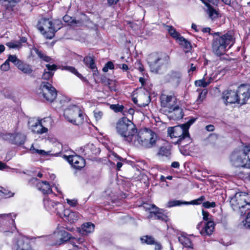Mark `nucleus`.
I'll return each instance as SVG.
<instances>
[{"instance_id": "5", "label": "nucleus", "mask_w": 250, "mask_h": 250, "mask_svg": "<svg viewBox=\"0 0 250 250\" xmlns=\"http://www.w3.org/2000/svg\"><path fill=\"white\" fill-rule=\"evenodd\" d=\"M248 199L247 193L237 192L230 198V204L234 210H238L241 215H243L250 209V201Z\"/></svg>"}, {"instance_id": "12", "label": "nucleus", "mask_w": 250, "mask_h": 250, "mask_svg": "<svg viewBox=\"0 0 250 250\" xmlns=\"http://www.w3.org/2000/svg\"><path fill=\"white\" fill-rule=\"evenodd\" d=\"M161 111L164 113L177 104V100L173 95L162 94L160 96Z\"/></svg>"}, {"instance_id": "26", "label": "nucleus", "mask_w": 250, "mask_h": 250, "mask_svg": "<svg viewBox=\"0 0 250 250\" xmlns=\"http://www.w3.org/2000/svg\"><path fill=\"white\" fill-rule=\"evenodd\" d=\"M94 225L88 222L83 224L81 228H77L78 231L82 235H86L94 231Z\"/></svg>"}, {"instance_id": "56", "label": "nucleus", "mask_w": 250, "mask_h": 250, "mask_svg": "<svg viewBox=\"0 0 250 250\" xmlns=\"http://www.w3.org/2000/svg\"><path fill=\"white\" fill-rule=\"evenodd\" d=\"M2 192L3 193V197H10L13 196L14 195V193L10 191H7L5 189H4V191H2Z\"/></svg>"}, {"instance_id": "33", "label": "nucleus", "mask_w": 250, "mask_h": 250, "mask_svg": "<svg viewBox=\"0 0 250 250\" xmlns=\"http://www.w3.org/2000/svg\"><path fill=\"white\" fill-rule=\"evenodd\" d=\"M180 45L182 46L184 48L186 49V52L188 51L191 48L190 43L183 37L181 36L178 38L177 41Z\"/></svg>"}, {"instance_id": "61", "label": "nucleus", "mask_w": 250, "mask_h": 250, "mask_svg": "<svg viewBox=\"0 0 250 250\" xmlns=\"http://www.w3.org/2000/svg\"><path fill=\"white\" fill-rule=\"evenodd\" d=\"M8 167L5 164L0 161V170H2Z\"/></svg>"}, {"instance_id": "22", "label": "nucleus", "mask_w": 250, "mask_h": 250, "mask_svg": "<svg viewBox=\"0 0 250 250\" xmlns=\"http://www.w3.org/2000/svg\"><path fill=\"white\" fill-rule=\"evenodd\" d=\"M55 236L57 238L55 245H60L70 239L71 235L64 230H61L55 233Z\"/></svg>"}, {"instance_id": "7", "label": "nucleus", "mask_w": 250, "mask_h": 250, "mask_svg": "<svg viewBox=\"0 0 250 250\" xmlns=\"http://www.w3.org/2000/svg\"><path fill=\"white\" fill-rule=\"evenodd\" d=\"M147 60L151 71L155 73H159L162 67L169 63L170 58L166 54L160 56L152 54L149 56Z\"/></svg>"}, {"instance_id": "28", "label": "nucleus", "mask_w": 250, "mask_h": 250, "mask_svg": "<svg viewBox=\"0 0 250 250\" xmlns=\"http://www.w3.org/2000/svg\"><path fill=\"white\" fill-rule=\"evenodd\" d=\"M83 61L84 64L92 70L94 74H96L98 72L94 61L91 57H85L84 58Z\"/></svg>"}, {"instance_id": "44", "label": "nucleus", "mask_w": 250, "mask_h": 250, "mask_svg": "<svg viewBox=\"0 0 250 250\" xmlns=\"http://www.w3.org/2000/svg\"><path fill=\"white\" fill-rule=\"evenodd\" d=\"M141 241L143 243H145L148 245H152L155 243V240L151 236L148 235L145 236L141 238Z\"/></svg>"}, {"instance_id": "49", "label": "nucleus", "mask_w": 250, "mask_h": 250, "mask_svg": "<svg viewBox=\"0 0 250 250\" xmlns=\"http://www.w3.org/2000/svg\"><path fill=\"white\" fill-rule=\"evenodd\" d=\"M110 107L116 112L122 111L124 108L123 105L119 104H111Z\"/></svg>"}, {"instance_id": "58", "label": "nucleus", "mask_w": 250, "mask_h": 250, "mask_svg": "<svg viewBox=\"0 0 250 250\" xmlns=\"http://www.w3.org/2000/svg\"><path fill=\"white\" fill-rule=\"evenodd\" d=\"M207 93V91L206 90L202 91V92L199 95V99H201V100L202 101L205 98Z\"/></svg>"}, {"instance_id": "46", "label": "nucleus", "mask_w": 250, "mask_h": 250, "mask_svg": "<svg viewBox=\"0 0 250 250\" xmlns=\"http://www.w3.org/2000/svg\"><path fill=\"white\" fill-rule=\"evenodd\" d=\"M6 45L10 48H19L21 47V43L19 41L8 42Z\"/></svg>"}, {"instance_id": "40", "label": "nucleus", "mask_w": 250, "mask_h": 250, "mask_svg": "<svg viewBox=\"0 0 250 250\" xmlns=\"http://www.w3.org/2000/svg\"><path fill=\"white\" fill-rule=\"evenodd\" d=\"M168 31L169 34L177 41L178 40V38L181 37L180 34L176 31L175 28L172 26H167Z\"/></svg>"}, {"instance_id": "37", "label": "nucleus", "mask_w": 250, "mask_h": 250, "mask_svg": "<svg viewBox=\"0 0 250 250\" xmlns=\"http://www.w3.org/2000/svg\"><path fill=\"white\" fill-rule=\"evenodd\" d=\"M205 199H206L205 197L204 196H201L199 198H198L195 200H192L191 201H190L189 202L184 201V204L185 205H190V204L196 205H200L202 203L203 204L204 201H205Z\"/></svg>"}, {"instance_id": "27", "label": "nucleus", "mask_w": 250, "mask_h": 250, "mask_svg": "<svg viewBox=\"0 0 250 250\" xmlns=\"http://www.w3.org/2000/svg\"><path fill=\"white\" fill-rule=\"evenodd\" d=\"M148 209L150 210L148 218L154 217L156 219H163V215L159 212V209L155 205H150Z\"/></svg>"}, {"instance_id": "52", "label": "nucleus", "mask_w": 250, "mask_h": 250, "mask_svg": "<svg viewBox=\"0 0 250 250\" xmlns=\"http://www.w3.org/2000/svg\"><path fill=\"white\" fill-rule=\"evenodd\" d=\"M195 118H191L190 119L187 123L182 124L183 126L186 128L187 130L188 131V128L189 126L192 125L195 122Z\"/></svg>"}, {"instance_id": "20", "label": "nucleus", "mask_w": 250, "mask_h": 250, "mask_svg": "<svg viewBox=\"0 0 250 250\" xmlns=\"http://www.w3.org/2000/svg\"><path fill=\"white\" fill-rule=\"evenodd\" d=\"M6 137L11 143L16 145L23 144L26 138L25 136L21 133L8 134L6 135Z\"/></svg>"}, {"instance_id": "25", "label": "nucleus", "mask_w": 250, "mask_h": 250, "mask_svg": "<svg viewBox=\"0 0 250 250\" xmlns=\"http://www.w3.org/2000/svg\"><path fill=\"white\" fill-rule=\"evenodd\" d=\"M45 66L46 68L44 70V73L42 75V79L45 80H48L53 77L54 72L57 70V65L55 64L50 65L47 64Z\"/></svg>"}, {"instance_id": "11", "label": "nucleus", "mask_w": 250, "mask_h": 250, "mask_svg": "<svg viewBox=\"0 0 250 250\" xmlns=\"http://www.w3.org/2000/svg\"><path fill=\"white\" fill-rule=\"evenodd\" d=\"M202 215L203 220L208 222L205 224V227L201 231V234L204 236L210 235L214 229V223L212 220V216L204 209H202Z\"/></svg>"}, {"instance_id": "53", "label": "nucleus", "mask_w": 250, "mask_h": 250, "mask_svg": "<svg viewBox=\"0 0 250 250\" xmlns=\"http://www.w3.org/2000/svg\"><path fill=\"white\" fill-rule=\"evenodd\" d=\"M66 202L70 206L74 207H76L78 205V201L76 199H66Z\"/></svg>"}, {"instance_id": "59", "label": "nucleus", "mask_w": 250, "mask_h": 250, "mask_svg": "<svg viewBox=\"0 0 250 250\" xmlns=\"http://www.w3.org/2000/svg\"><path fill=\"white\" fill-rule=\"evenodd\" d=\"M154 244L155 245V250H161L162 246L160 243L155 241Z\"/></svg>"}, {"instance_id": "15", "label": "nucleus", "mask_w": 250, "mask_h": 250, "mask_svg": "<svg viewBox=\"0 0 250 250\" xmlns=\"http://www.w3.org/2000/svg\"><path fill=\"white\" fill-rule=\"evenodd\" d=\"M17 214L14 213L0 214V221L5 225L8 226L10 230L13 232L16 229L15 219Z\"/></svg>"}, {"instance_id": "42", "label": "nucleus", "mask_w": 250, "mask_h": 250, "mask_svg": "<svg viewBox=\"0 0 250 250\" xmlns=\"http://www.w3.org/2000/svg\"><path fill=\"white\" fill-rule=\"evenodd\" d=\"M95 148V146L93 144H87L83 148V152L85 155H87L88 156L93 153V149Z\"/></svg>"}, {"instance_id": "63", "label": "nucleus", "mask_w": 250, "mask_h": 250, "mask_svg": "<svg viewBox=\"0 0 250 250\" xmlns=\"http://www.w3.org/2000/svg\"><path fill=\"white\" fill-rule=\"evenodd\" d=\"M118 1L119 0H107L108 3L110 5L116 4Z\"/></svg>"}, {"instance_id": "47", "label": "nucleus", "mask_w": 250, "mask_h": 250, "mask_svg": "<svg viewBox=\"0 0 250 250\" xmlns=\"http://www.w3.org/2000/svg\"><path fill=\"white\" fill-rule=\"evenodd\" d=\"M21 0H0L2 4L9 5L10 6H14L16 3L20 1Z\"/></svg>"}, {"instance_id": "14", "label": "nucleus", "mask_w": 250, "mask_h": 250, "mask_svg": "<svg viewBox=\"0 0 250 250\" xmlns=\"http://www.w3.org/2000/svg\"><path fill=\"white\" fill-rule=\"evenodd\" d=\"M237 91L238 104H243L250 97V86L247 84H242L238 87Z\"/></svg>"}, {"instance_id": "24", "label": "nucleus", "mask_w": 250, "mask_h": 250, "mask_svg": "<svg viewBox=\"0 0 250 250\" xmlns=\"http://www.w3.org/2000/svg\"><path fill=\"white\" fill-rule=\"evenodd\" d=\"M62 217H64L70 223H73L77 221L79 219V214L78 213L72 211L69 209H64L62 212Z\"/></svg>"}, {"instance_id": "9", "label": "nucleus", "mask_w": 250, "mask_h": 250, "mask_svg": "<svg viewBox=\"0 0 250 250\" xmlns=\"http://www.w3.org/2000/svg\"><path fill=\"white\" fill-rule=\"evenodd\" d=\"M37 27L42 34L49 39L53 38L57 31L52 21L46 18H42L39 21Z\"/></svg>"}, {"instance_id": "39", "label": "nucleus", "mask_w": 250, "mask_h": 250, "mask_svg": "<svg viewBox=\"0 0 250 250\" xmlns=\"http://www.w3.org/2000/svg\"><path fill=\"white\" fill-rule=\"evenodd\" d=\"M30 151H32V153L33 154L37 153L41 156H45L50 154V151H45L43 150L35 149L32 145L30 148Z\"/></svg>"}, {"instance_id": "19", "label": "nucleus", "mask_w": 250, "mask_h": 250, "mask_svg": "<svg viewBox=\"0 0 250 250\" xmlns=\"http://www.w3.org/2000/svg\"><path fill=\"white\" fill-rule=\"evenodd\" d=\"M181 79L182 74L178 71H171L166 76V80L175 86L178 85Z\"/></svg>"}, {"instance_id": "51", "label": "nucleus", "mask_w": 250, "mask_h": 250, "mask_svg": "<svg viewBox=\"0 0 250 250\" xmlns=\"http://www.w3.org/2000/svg\"><path fill=\"white\" fill-rule=\"evenodd\" d=\"M10 69V64L8 61L7 60L1 65L0 69L4 71H7Z\"/></svg>"}, {"instance_id": "62", "label": "nucleus", "mask_w": 250, "mask_h": 250, "mask_svg": "<svg viewBox=\"0 0 250 250\" xmlns=\"http://www.w3.org/2000/svg\"><path fill=\"white\" fill-rule=\"evenodd\" d=\"M171 166L174 168H179L180 165L178 162H173L172 163Z\"/></svg>"}, {"instance_id": "55", "label": "nucleus", "mask_w": 250, "mask_h": 250, "mask_svg": "<svg viewBox=\"0 0 250 250\" xmlns=\"http://www.w3.org/2000/svg\"><path fill=\"white\" fill-rule=\"evenodd\" d=\"M244 226L246 228H250V212L248 213V216L245 220Z\"/></svg>"}, {"instance_id": "43", "label": "nucleus", "mask_w": 250, "mask_h": 250, "mask_svg": "<svg viewBox=\"0 0 250 250\" xmlns=\"http://www.w3.org/2000/svg\"><path fill=\"white\" fill-rule=\"evenodd\" d=\"M101 81L103 84L108 85L111 90H115L114 88L111 87L110 86L113 83V81L107 78L106 76H102L101 78Z\"/></svg>"}, {"instance_id": "23", "label": "nucleus", "mask_w": 250, "mask_h": 250, "mask_svg": "<svg viewBox=\"0 0 250 250\" xmlns=\"http://www.w3.org/2000/svg\"><path fill=\"white\" fill-rule=\"evenodd\" d=\"M32 180L37 182V187L41 190L43 194H48L52 192L51 186L46 181H40L36 178H33Z\"/></svg>"}, {"instance_id": "57", "label": "nucleus", "mask_w": 250, "mask_h": 250, "mask_svg": "<svg viewBox=\"0 0 250 250\" xmlns=\"http://www.w3.org/2000/svg\"><path fill=\"white\" fill-rule=\"evenodd\" d=\"M196 66L194 65L193 63H191L190 64V68L188 70V73H189V75L192 74L193 73V72L196 70Z\"/></svg>"}, {"instance_id": "1", "label": "nucleus", "mask_w": 250, "mask_h": 250, "mask_svg": "<svg viewBox=\"0 0 250 250\" xmlns=\"http://www.w3.org/2000/svg\"><path fill=\"white\" fill-rule=\"evenodd\" d=\"M212 40V52L216 55L220 56L224 54L227 50L234 43L235 39L230 32L226 33L221 36L219 33H215Z\"/></svg>"}, {"instance_id": "2", "label": "nucleus", "mask_w": 250, "mask_h": 250, "mask_svg": "<svg viewBox=\"0 0 250 250\" xmlns=\"http://www.w3.org/2000/svg\"><path fill=\"white\" fill-rule=\"evenodd\" d=\"M156 134L152 130L145 128L137 131L131 144L137 147L149 148L156 144Z\"/></svg>"}, {"instance_id": "13", "label": "nucleus", "mask_w": 250, "mask_h": 250, "mask_svg": "<svg viewBox=\"0 0 250 250\" xmlns=\"http://www.w3.org/2000/svg\"><path fill=\"white\" fill-rule=\"evenodd\" d=\"M45 208L53 213H55L60 217H62V212L63 210V205L59 202H55L49 199L46 198L43 200Z\"/></svg>"}, {"instance_id": "45", "label": "nucleus", "mask_w": 250, "mask_h": 250, "mask_svg": "<svg viewBox=\"0 0 250 250\" xmlns=\"http://www.w3.org/2000/svg\"><path fill=\"white\" fill-rule=\"evenodd\" d=\"M184 202H182L179 200H171L169 201L167 203V207L171 208L175 206H181V205H185Z\"/></svg>"}, {"instance_id": "29", "label": "nucleus", "mask_w": 250, "mask_h": 250, "mask_svg": "<svg viewBox=\"0 0 250 250\" xmlns=\"http://www.w3.org/2000/svg\"><path fill=\"white\" fill-rule=\"evenodd\" d=\"M179 242L187 248H193V245L190 239L185 234H181L178 236Z\"/></svg>"}, {"instance_id": "31", "label": "nucleus", "mask_w": 250, "mask_h": 250, "mask_svg": "<svg viewBox=\"0 0 250 250\" xmlns=\"http://www.w3.org/2000/svg\"><path fill=\"white\" fill-rule=\"evenodd\" d=\"M203 2L208 7L207 13L209 18L212 20L217 18L218 17L217 11L207 2L203 1Z\"/></svg>"}, {"instance_id": "36", "label": "nucleus", "mask_w": 250, "mask_h": 250, "mask_svg": "<svg viewBox=\"0 0 250 250\" xmlns=\"http://www.w3.org/2000/svg\"><path fill=\"white\" fill-rule=\"evenodd\" d=\"M33 51L38 55V57L46 62H49L51 60L50 57L44 55L41 51L36 48L33 49Z\"/></svg>"}, {"instance_id": "8", "label": "nucleus", "mask_w": 250, "mask_h": 250, "mask_svg": "<svg viewBox=\"0 0 250 250\" xmlns=\"http://www.w3.org/2000/svg\"><path fill=\"white\" fill-rule=\"evenodd\" d=\"M64 116L67 120L76 125L81 124L83 121L82 111L79 106H70L64 111Z\"/></svg>"}, {"instance_id": "3", "label": "nucleus", "mask_w": 250, "mask_h": 250, "mask_svg": "<svg viewBox=\"0 0 250 250\" xmlns=\"http://www.w3.org/2000/svg\"><path fill=\"white\" fill-rule=\"evenodd\" d=\"M116 129L123 140L130 144L137 131L135 125L126 117H123L118 121Z\"/></svg>"}, {"instance_id": "34", "label": "nucleus", "mask_w": 250, "mask_h": 250, "mask_svg": "<svg viewBox=\"0 0 250 250\" xmlns=\"http://www.w3.org/2000/svg\"><path fill=\"white\" fill-rule=\"evenodd\" d=\"M17 250H32L27 243H25L22 240L17 242Z\"/></svg>"}, {"instance_id": "50", "label": "nucleus", "mask_w": 250, "mask_h": 250, "mask_svg": "<svg viewBox=\"0 0 250 250\" xmlns=\"http://www.w3.org/2000/svg\"><path fill=\"white\" fill-rule=\"evenodd\" d=\"M216 204L214 202H210L209 201L204 202L203 203V207L205 208H209L215 207Z\"/></svg>"}, {"instance_id": "64", "label": "nucleus", "mask_w": 250, "mask_h": 250, "mask_svg": "<svg viewBox=\"0 0 250 250\" xmlns=\"http://www.w3.org/2000/svg\"><path fill=\"white\" fill-rule=\"evenodd\" d=\"M120 68L125 71H126L128 69V66L125 64H122L121 66H120Z\"/></svg>"}, {"instance_id": "16", "label": "nucleus", "mask_w": 250, "mask_h": 250, "mask_svg": "<svg viewBox=\"0 0 250 250\" xmlns=\"http://www.w3.org/2000/svg\"><path fill=\"white\" fill-rule=\"evenodd\" d=\"M170 120H178L183 118L184 113L182 109L177 104L171 108L167 109L164 112Z\"/></svg>"}, {"instance_id": "54", "label": "nucleus", "mask_w": 250, "mask_h": 250, "mask_svg": "<svg viewBox=\"0 0 250 250\" xmlns=\"http://www.w3.org/2000/svg\"><path fill=\"white\" fill-rule=\"evenodd\" d=\"M94 117L97 121L100 120L103 116V112L100 111H94Z\"/></svg>"}, {"instance_id": "32", "label": "nucleus", "mask_w": 250, "mask_h": 250, "mask_svg": "<svg viewBox=\"0 0 250 250\" xmlns=\"http://www.w3.org/2000/svg\"><path fill=\"white\" fill-rule=\"evenodd\" d=\"M157 155L160 157H165L168 158L171 155L170 150L167 147L162 146L160 148Z\"/></svg>"}, {"instance_id": "4", "label": "nucleus", "mask_w": 250, "mask_h": 250, "mask_svg": "<svg viewBox=\"0 0 250 250\" xmlns=\"http://www.w3.org/2000/svg\"><path fill=\"white\" fill-rule=\"evenodd\" d=\"M230 162L235 167L250 168V146L234 151L230 156Z\"/></svg>"}, {"instance_id": "35", "label": "nucleus", "mask_w": 250, "mask_h": 250, "mask_svg": "<svg viewBox=\"0 0 250 250\" xmlns=\"http://www.w3.org/2000/svg\"><path fill=\"white\" fill-rule=\"evenodd\" d=\"M207 74H206L205 76H206ZM204 76V78L203 79L199 80L196 81L195 82V84L197 86H201V87H206L208 85L211 81V78H210L208 81H206L205 79Z\"/></svg>"}, {"instance_id": "41", "label": "nucleus", "mask_w": 250, "mask_h": 250, "mask_svg": "<svg viewBox=\"0 0 250 250\" xmlns=\"http://www.w3.org/2000/svg\"><path fill=\"white\" fill-rule=\"evenodd\" d=\"M7 61H8L9 62H10L13 63L17 67L21 62V61L19 60L17 56L14 55H9Z\"/></svg>"}, {"instance_id": "60", "label": "nucleus", "mask_w": 250, "mask_h": 250, "mask_svg": "<svg viewBox=\"0 0 250 250\" xmlns=\"http://www.w3.org/2000/svg\"><path fill=\"white\" fill-rule=\"evenodd\" d=\"M206 129L208 131H213L214 129V127L212 125H209L206 126Z\"/></svg>"}, {"instance_id": "10", "label": "nucleus", "mask_w": 250, "mask_h": 250, "mask_svg": "<svg viewBox=\"0 0 250 250\" xmlns=\"http://www.w3.org/2000/svg\"><path fill=\"white\" fill-rule=\"evenodd\" d=\"M38 94L46 101L52 103L57 97L56 89L48 82H42L38 90Z\"/></svg>"}, {"instance_id": "18", "label": "nucleus", "mask_w": 250, "mask_h": 250, "mask_svg": "<svg viewBox=\"0 0 250 250\" xmlns=\"http://www.w3.org/2000/svg\"><path fill=\"white\" fill-rule=\"evenodd\" d=\"M68 163L77 169H80L85 166V160L79 155H70L67 157Z\"/></svg>"}, {"instance_id": "38", "label": "nucleus", "mask_w": 250, "mask_h": 250, "mask_svg": "<svg viewBox=\"0 0 250 250\" xmlns=\"http://www.w3.org/2000/svg\"><path fill=\"white\" fill-rule=\"evenodd\" d=\"M62 69L67 70V71H68L71 72L72 73L75 74L76 76H77L79 78L81 79L83 78L82 75L78 72V71L75 69V67H74L73 66H67V65L64 66L62 67Z\"/></svg>"}, {"instance_id": "30", "label": "nucleus", "mask_w": 250, "mask_h": 250, "mask_svg": "<svg viewBox=\"0 0 250 250\" xmlns=\"http://www.w3.org/2000/svg\"><path fill=\"white\" fill-rule=\"evenodd\" d=\"M18 68L23 73L26 75H30L33 72L32 66L26 63L21 62L17 66Z\"/></svg>"}, {"instance_id": "6", "label": "nucleus", "mask_w": 250, "mask_h": 250, "mask_svg": "<svg viewBox=\"0 0 250 250\" xmlns=\"http://www.w3.org/2000/svg\"><path fill=\"white\" fill-rule=\"evenodd\" d=\"M168 132L171 138H177V143L184 146L191 142L189 132L183 125L168 128Z\"/></svg>"}, {"instance_id": "21", "label": "nucleus", "mask_w": 250, "mask_h": 250, "mask_svg": "<svg viewBox=\"0 0 250 250\" xmlns=\"http://www.w3.org/2000/svg\"><path fill=\"white\" fill-rule=\"evenodd\" d=\"M237 91L228 90L223 93V98L226 104H238V98Z\"/></svg>"}, {"instance_id": "48", "label": "nucleus", "mask_w": 250, "mask_h": 250, "mask_svg": "<svg viewBox=\"0 0 250 250\" xmlns=\"http://www.w3.org/2000/svg\"><path fill=\"white\" fill-rule=\"evenodd\" d=\"M114 68V64L112 62H108L106 63L103 68V71L107 72L109 69H113Z\"/></svg>"}, {"instance_id": "17", "label": "nucleus", "mask_w": 250, "mask_h": 250, "mask_svg": "<svg viewBox=\"0 0 250 250\" xmlns=\"http://www.w3.org/2000/svg\"><path fill=\"white\" fill-rule=\"evenodd\" d=\"M50 121L49 118H44L40 121H37L34 125L30 126L32 131L37 134H42L48 131L46 122Z\"/></svg>"}]
</instances>
